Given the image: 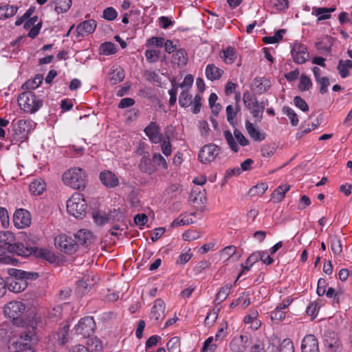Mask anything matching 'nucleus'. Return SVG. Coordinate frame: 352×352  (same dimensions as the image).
Masks as SVG:
<instances>
[{
    "instance_id": "nucleus-1",
    "label": "nucleus",
    "mask_w": 352,
    "mask_h": 352,
    "mask_svg": "<svg viewBox=\"0 0 352 352\" xmlns=\"http://www.w3.org/2000/svg\"><path fill=\"white\" fill-rule=\"evenodd\" d=\"M7 251L10 254L23 257L33 255L36 258H42L52 263L56 261V256L50 250L46 248L28 247L19 242L12 243L8 246Z\"/></svg>"
},
{
    "instance_id": "nucleus-2",
    "label": "nucleus",
    "mask_w": 352,
    "mask_h": 352,
    "mask_svg": "<svg viewBox=\"0 0 352 352\" xmlns=\"http://www.w3.org/2000/svg\"><path fill=\"white\" fill-rule=\"evenodd\" d=\"M62 180L66 186L74 189L84 190L87 184V175L80 168H72L63 173Z\"/></svg>"
},
{
    "instance_id": "nucleus-3",
    "label": "nucleus",
    "mask_w": 352,
    "mask_h": 352,
    "mask_svg": "<svg viewBox=\"0 0 352 352\" xmlns=\"http://www.w3.org/2000/svg\"><path fill=\"white\" fill-rule=\"evenodd\" d=\"M243 101L256 120L261 122L265 107L268 105L267 99H262L258 102L256 96L246 91L243 94Z\"/></svg>"
},
{
    "instance_id": "nucleus-4",
    "label": "nucleus",
    "mask_w": 352,
    "mask_h": 352,
    "mask_svg": "<svg viewBox=\"0 0 352 352\" xmlns=\"http://www.w3.org/2000/svg\"><path fill=\"white\" fill-rule=\"evenodd\" d=\"M18 102L24 112L31 114L38 111L43 104V100L30 91L21 94L18 98Z\"/></svg>"
},
{
    "instance_id": "nucleus-5",
    "label": "nucleus",
    "mask_w": 352,
    "mask_h": 352,
    "mask_svg": "<svg viewBox=\"0 0 352 352\" xmlns=\"http://www.w3.org/2000/svg\"><path fill=\"white\" fill-rule=\"evenodd\" d=\"M87 208V201L79 192L74 193L67 202V212L76 218H82L86 214Z\"/></svg>"
},
{
    "instance_id": "nucleus-6",
    "label": "nucleus",
    "mask_w": 352,
    "mask_h": 352,
    "mask_svg": "<svg viewBox=\"0 0 352 352\" xmlns=\"http://www.w3.org/2000/svg\"><path fill=\"white\" fill-rule=\"evenodd\" d=\"M96 329L95 320L92 316L81 318L72 329L75 335L82 338H89L94 334Z\"/></svg>"
},
{
    "instance_id": "nucleus-7",
    "label": "nucleus",
    "mask_w": 352,
    "mask_h": 352,
    "mask_svg": "<svg viewBox=\"0 0 352 352\" xmlns=\"http://www.w3.org/2000/svg\"><path fill=\"white\" fill-rule=\"evenodd\" d=\"M55 246L67 254H73L78 250V243L72 237L60 234L54 239Z\"/></svg>"
},
{
    "instance_id": "nucleus-8",
    "label": "nucleus",
    "mask_w": 352,
    "mask_h": 352,
    "mask_svg": "<svg viewBox=\"0 0 352 352\" xmlns=\"http://www.w3.org/2000/svg\"><path fill=\"white\" fill-rule=\"evenodd\" d=\"M35 124L30 119H14L11 123V127L15 135L23 138L33 130Z\"/></svg>"
},
{
    "instance_id": "nucleus-9",
    "label": "nucleus",
    "mask_w": 352,
    "mask_h": 352,
    "mask_svg": "<svg viewBox=\"0 0 352 352\" xmlns=\"http://www.w3.org/2000/svg\"><path fill=\"white\" fill-rule=\"evenodd\" d=\"M25 305L18 300H12L8 302L3 308V313L6 318L12 321L17 320L23 314Z\"/></svg>"
},
{
    "instance_id": "nucleus-10",
    "label": "nucleus",
    "mask_w": 352,
    "mask_h": 352,
    "mask_svg": "<svg viewBox=\"0 0 352 352\" xmlns=\"http://www.w3.org/2000/svg\"><path fill=\"white\" fill-rule=\"evenodd\" d=\"M221 151V148L214 144H206L199 151V160L203 164L210 163L216 159Z\"/></svg>"
},
{
    "instance_id": "nucleus-11",
    "label": "nucleus",
    "mask_w": 352,
    "mask_h": 352,
    "mask_svg": "<svg viewBox=\"0 0 352 352\" xmlns=\"http://www.w3.org/2000/svg\"><path fill=\"white\" fill-rule=\"evenodd\" d=\"M291 54L294 61L300 65L305 63L309 57L307 45L297 41L292 44Z\"/></svg>"
},
{
    "instance_id": "nucleus-12",
    "label": "nucleus",
    "mask_w": 352,
    "mask_h": 352,
    "mask_svg": "<svg viewBox=\"0 0 352 352\" xmlns=\"http://www.w3.org/2000/svg\"><path fill=\"white\" fill-rule=\"evenodd\" d=\"M31 221L30 213L25 209H18L14 213L13 223L18 229H23L30 226Z\"/></svg>"
},
{
    "instance_id": "nucleus-13",
    "label": "nucleus",
    "mask_w": 352,
    "mask_h": 352,
    "mask_svg": "<svg viewBox=\"0 0 352 352\" xmlns=\"http://www.w3.org/2000/svg\"><path fill=\"white\" fill-rule=\"evenodd\" d=\"M166 304L161 298H157L154 301L153 305L151 309L150 318L155 323L157 324L165 318Z\"/></svg>"
},
{
    "instance_id": "nucleus-14",
    "label": "nucleus",
    "mask_w": 352,
    "mask_h": 352,
    "mask_svg": "<svg viewBox=\"0 0 352 352\" xmlns=\"http://www.w3.org/2000/svg\"><path fill=\"white\" fill-rule=\"evenodd\" d=\"M7 278V288L14 293H20L24 291L28 287V281L19 276L10 275Z\"/></svg>"
},
{
    "instance_id": "nucleus-15",
    "label": "nucleus",
    "mask_w": 352,
    "mask_h": 352,
    "mask_svg": "<svg viewBox=\"0 0 352 352\" xmlns=\"http://www.w3.org/2000/svg\"><path fill=\"white\" fill-rule=\"evenodd\" d=\"M301 352H320L318 341L314 335L307 334L302 338Z\"/></svg>"
},
{
    "instance_id": "nucleus-16",
    "label": "nucleus",
    "mask_w": 352,
    "mask_h": 352,
    "mask_svg": "<svg viewBox=\"0 0 352 352\" xmlns=\"http://www.w3.org/2000/svg\"><path fill=\"white\" fill-rule=\"evenodd\" d=\"M251 342L247 336L241 335L234 337L230 343V347L234 352H245Z\"/></svg>"
},
{
    "instance_id": "nucleus-17",
    "label": "nucleus",
    "mask_w": 352,
    "mask_h": 352,
    "mask_svg": "<svg viewBox=\"0 0 352 352\" xmlns=\"http://www.w3.org/2000/svg\"><path fill=\"white\" fill-rule=\"evenodd\" d=\"M74 239L78 243V247L79 245L88 247L94 242V235L90 230L80 229L76 233Z\"/></svg>"
},
{
    "instance_id": "nucleus-18",
    "label": "nucleus",
    "mask_w": 352,
    "mask_h": 352,
    "mask_svg": "<svg viewBox=\"0 0 352 352\" xmlns=\"http://www.w3.org/2000/svg\"><path fill=\"white\" fill-rule=\"evenodd\" d=\"M324 345L331 352L336 351L340 347V341L337 333L332 331H326L324 334Z\"/></svg>"
},
{
    "instance_id": "nucleus-19",
    "label": "nucleus",
    "mask_w": 352,
    "mask_h": 352,
    "mask_svg": "<svg viewBox=\"0 0 352 352\" xmlns=\"http://www.w3.org/2000/svg\"><path fill=\"white\" fill-rule=\"evenodd\" d=\"M97 26L96 21L94 19L85 20L79 23L76 27L78 36H85L93 33Z\"/></svg>"
},
{
    "instance_id": "nucleus-20",
    "label": "nucleus",
    "mask_w": 352,
    "mask_h": 352,
    "mask_svg": "<svg viewBox=\"0 0 352 352\" xmlns=\"http://www.w3.org/2000/svg\"><path fill=\"white\" fill-rule=\"evenodd\" d=\"M144 133L153 143L157 144L162 141L160 128L155 122H150L144 129Z\"/></svg>"
},
{
    "instance_id": "nucleus-21",
    "label": "nucleus",
    "mask_w": 352,
    "mask_h": 352,
    "mask_svg": "<svg viewBox=\"0 0 352 352\" xmlns=\"http://www.w3.org/2000/svg\"><path fill=\"white\" fill-rule=\"evenodd\" d=\"M100 179L102 184L107 188H115L119 184L118 177L110 170H104L100 174Z\"/></svg>"
},
{
    "instance_id": "nucleus-22",
    "label": "nucleus",
    "mask_w": 352,
    "mask_h": 352,
    "mask_svg": "<svg viewBox=\"0 0 352 352\" xmlns=\"http://www.w3.org/2000/svg\"><path fill=\"white\" fill-rule=\"evenodd\" d=\"M271 85L270 79L264 77H256L252 81V88L256 94H262L267 91Z\"/></svg>"
},
{
    "instance_id": "nucleus-23",
    "label": "nucleus",
    "mask_w": 352,
    "mask_h": 352,
    "mask_svg": "<svg viewBox=\"0 0 352 352\" xmlns=\"http://www.w3.org/2000/svg\"><path fill=\"white\" fill-rule=\"evenodd\" d=\"M139 168L142 173L148 175H152L157 170V167L153 160L146 155L141 158Z\"/></svg>"
},
{
    "instance_id": "nucleus-24",
    "label": "nucleus",
    "mask_w": 352,
    "mask_h": 352,
    "mask_svg": "<svg viewBox=\"0 0 352 352\" xmlns=\"http://www.w3.org/2000/svg\"><path fill=\"white\" fill-rule=\"evenodd\" d=\"M205 72L208 80L214 81L221 78L223 74V70L211 63L206 67Z\"/></svg>"
},
{
    "instance_id": "nucleus-25",
    "label": "nucleus",
    "mask_w": 352,
    "mask_h": 352,
    "mask_svg": "<svg viewBox=\"0 0 352 352\" xmlns=\"http://www.w3.org/2000/svg\"><path fill=\"white\" fill-rule=\"evenodd\" d=\"M245 129L248 135L254 141L261 142L265 139V133L256 129L249 120L245 121Z\"/></svg>"
},
{
    "instance_id": "nucleus-26",
    "label": "nucleus",
    "mask_w": 352,
    "mask_h": 352,
    "mask_svg": "<svg viewBox=\"0 0 352 352\" xmlns=\"http://www.w3.org/2000/svg\"><path fill=\"white\" fill-rule=\"evenodd\" d=\"M336 10V8H312L311 14L318 16L317 21H320L331 18V12Z\"/></svg>"
},
{
    "instance_id": "nucleus-27",
    "label": "nucleus",
    "mask_w": 352,
    "mask_h": 352,
    "mask_svg": "<svg viewBox=\"0 0 352 352\" xmlns=\"http://www.w3.org/2000/svg\"><path fill=\"white\" fill-rule=\"evenodd\" d=\"M188 54L184 49L179 48L173 55V62L179 67L185 66L188 63Z\"/></svg>"
},
{
    "instance_id": "nucleus-28",
    "label": "nucleus",
    "mask_w": 352,
    "mask_h": 352,
    "mask_svg": "<svg viewBox=\"0 0 352 352\" xmlns=\"http://www.w3.org/2000/svg\"><path fill=\"white\" fill-rule=\"evenodd\" d=\"M19 10L18 6L6 5L0 7V20H4L14 16Z\"/></svg>"
},
{
    "instance_id": "nucleus-29",
    "label": "nucleus",
    "mask_w": 352,
    "mask_h": 352,
    "mask_svg": "<svg viewBox=\"0 0 352 352\" xmlns=\"http://www.w3.org/2000/svg\"><path fill=\"white\" fill-rule=\"evenodd\" d=\"M45 188L46 184L41 179H34L29 186L30 192L34 195H41L45 190Z\"/></svg>"
},
{
    "instance_id": "nucleus-30",
    "label": "nucleus",
    "mask_w": 352,
    "mask_h": 352,
    "mask_svg": "<svg viewBox=\"0 0 352 352\" xmlns=\"http://www.w3.org/2000/svg\"><path fill=\"white\" fill-rule=\"evenodd\" d=\"M331 249L335 256H340L342 252V244L340 239L337 235H331L329 237Z\"/></svg>"
},
{
    "instance_id": "nucleus-31",
    "label": "nucleus",
    "mask_w": 352,
    "mask_h": 352,
    "mask_svg": "<svg viewBox=\"0 0 352 352\" xmlns=\"http://www.w3.org/2000/svg\"><path fill=\"white\" fill-rule=\"evenodd\" d=\"M221 58L226 64H232L237 58L236 50L232 47H228L222 52Z\"/></svg>"
},
{
    "instance_id": "nucleus-32",
    "label": "nucleus",
    "mask_w": 352,
    "mask_h": 352,
    "mask_svg": "<svg viewBox=\"0 0 352 352\" xmlns=\"http://www.w3.org/2000/svg\"><path fill=\"white\" fill-rule=\"evenodd\" d=\"M14 240V234L9 231L0 232V247L3 248V253L9 245Z\"/></svg>"
},
{
    "instance_id": "nucleus-33",
    "label": "nucleus",
    "mask_w": 352,
    "mask_h": 352,
    "mask_svg": "<svg viewBox=\"0 0 352 352\" xmlns=\"http://www.w3.org/2000/svg\"><path fill=\"white\" fill-rule=\"evenodd\" d=\"M351 68H352L351 60H339L337 69L342 78H345L349 75V69Z\"/></svg>"
},
{
    "instance_id": "nucleus-34",
    "label": "nucleus",
    "mask_w": 352,
    "mask_h": 352,
    "mask_svg": "<svg viewBox=\"0 0 352 352\" xmlns=\"http://www.w3.org/2000/svg\"><path fill=\"white\" fill-rule=\"evenodd\" d=\"M8 274L9 275L18 276L21 278H25L26 281L28 279H36L38 277V274L36 272H28L16 269H9Z\"/></svg>"
},
{
    "instance_id": "nucleus-35",
    "label": "nucleus",
    "mask_w": 352,
    "mask_h": 352,
    "mask_svg": "<svg viewBox=\"0 0 352 352\" xmlns=\"http://www.w3.org/2000/svg\"><path fill=\"white\" fill-rule=\"evenodd\" d=\"M86 347L89 352H102L104 349L102 341L96 337L89 338Z\"/></svg>"
},
{
    "instance_id": "nucleus-36",
    "label": "nucleus",
    "mask_w": 352,
    "mask_h": 352,
    "mask_svg": "<svg viewBox=\"0 0 352 352\" xmlns=\"http://www.w3.org/2000/svg\"><path fill=\"white\" fill-rule=\"evenodd\" d=\"M110 215L104 211L94 210L92 212V217L94 223L98 226H103L109 222Z\"/></svg>"
},
{
    "instance_id": "nucleus-37",
    "label": "nucleus",
    "mask_w": 352,
    "mask_h": 352,
    "mask_svg": "<svg viewBox=\"0 0 352 352\" xmlns=\"http://www.w3.org/2000/svg\"><path fill=\"white\" fill-rule=\"evenodd\" d=\"M290 189V186L284 184L277 187L271 195V197L276 201H280L285 196V193Z\"/></svg>"
},
{
    "instance_id": "nucleus-38",
    "label": "nucleus",
    "mask_w": 352,
    "mask_h": 352,
    "mask_svg": "<svg viewBox=\"0 0 352 352\" xmlns=\"http://www.w3.org/2000/svg\"><path fill=\"white\" fill-rule=\"evenodd\" d=\"M124 76V71L122 68H116L109 74V80L111 85H116L122 82Z\"/></svg>"
},
{
    "instance_id": "nucleus-39",
    "label": "nucleus",
    "mask_w": 352,
    "mask_h": 352,
    "mask_svg": "<svg viewBox=\"0 0 352 352\" xmlns=\"http://www.w3.org/2000/svg\"><path fill=\"white\" fill-rule=\"evenodd\" d=\"M231 289L232 285L230 284H226V285L221 287L216 295L214 302L220 304L226 300L230 294Z\"/></svg>"
},
{
    "instance_id": "nucleus-40",
    "label": "nucleus",
    "mask_w": 352,
    "mask_h": 352,
    "mask_svg": "<svg viewBox=\"0 0 352 352\" xmlns=\"http://www.w3.org/2000/svg\"><path fill=\"white\" fill-rule=\"evenodd\" d=\"M226 117L227 120L232 126H234L236 124V121L234 120L237 113L240 111V107L239 104H236L235 109L233 108V106L230 104L226 107Z\"/></svg>"
},
{
    "instance_id": "nucleus-41",
    "label": "nucleus",
    "mask_w": 352,
    "mask_h": 352,
    "mask_svg": "<svg viewBox=\"0 0 352 352\" xmlns=\"http://www.w3.org/2000/svg\"><path fill=\"white\" fill-rule=\"evenodd\" d=\"M179 104L182 107L186 108L192 104V96L187 89H183L179 97Z\"/></svg>"
},
{
    "instance_id": "nucleus-42",
    "label": "nucleus",
    "mask_w": 352,
    "mask_h": 352,
    "mask_svg": "<svg viewBox=\"0 0 352 352\" xmlns=\"http://www.w3.org/2000/svg\"><path fill=\"white\" fill-rule=\"evenodd\" d=\"M72 0H56L55 10L58 13H65L71 8Z\"/></svg>"
},
{
    "instance_id": "nucleus-43",
    "label": "nucleus",
    "mask_w": 352,
    "mask_h": 352,
    "mask_svg": "<svg viewBox=\"0 0 352 352\" xmlns=\"http://www.w3.org/2000/svg\"><path fill=\"white\" fill-rule=\"evenodd\" d=\"M43 79L41 75H36L32 80L26 81L23 87L27 89H35L42 83Z\"/></svg>"
},
{
    "instance_id": "nucleus-44",
    "label": "nucleus",
    "mask_w": 352,
    "mask_h": 352,
    "mask_svg": "<svg viewBox=\"0 0 352 352\" xmlns=\"http://www.w3.org/2000/svg\"><path fill=\"white\" fill-rule=\"evenodd\" d=\"M100 50L103 55L114 54L117 52L116 44L112 42H104L100 45Z\"/></svg>"
},
{
    "instance_id": "nucleus-45",
    "label": "nucleus",
    "mask_w": 352,
    "mask_h": 352,
    "mask_svg": "<svg viewBox=\"0 0 352 352\" xmlns=\"http://www.w3.org/2000/svg\"><path fill=\"white\" fill-rule=\"evenodd\" d=\"M214 339L213 336L208 337L203 344L201 352H214L217 349V344L214 343Z\"/></svg>"
},
{
    "instance_id": "nucleus-46",
    "label": "nucleus",
    "mask_w": 352,
    "mask_h": 352,
    "mask_svg": "<svg viewBox=\"0 0 352 352\" xmlns=\"http://www.w3.org/2000/svg\"><path fill=\"white\" fill-rule=\"evenodd\" d=\"M167 349L169 352H179L180 351V339L177 336L171 338L167 342Z\"/></svg>"
},
{
    "instance_id": "nucleus-47",
    "label": "nucleus",
    "mask_w": 352,
    "mask_h": 352,
    "mask_svg": "<svg viewBox=\"0 0 352 352\" xmlns=\"http://www.w3.org/2000/svg\"><path fill=\"white\" fill-rule=\"evenodd\" d=\"M283 113L289 118V119L290 120L291 124L293 126L298 125V124L299 122L298 115L295 113V111L292 108H290L289 107H283Z\"/></svg>"
},
{
    "instance_id": "nucleus-48",
    "label": "nucleus",
    "mask_w": 352,
    "mask_h": 352,
    "mask_svg": "<svg viewBox=\"0 0 352 352\" xmlns=\"http://www.w3.org/2000/svg\"><path fill=\"white\" fill-rule=\"evenodd\" d=\"M228 335L227 322L221 323L220 327L214 338L215 342H221Z\"/></svg>"
},
{
    "instance_id": "nucleus-49",
    "label": "nucleus",
    "mask_w": 352,
    "mask_h": 352,
    "mask_svg": "<svg viewBox=\"0 0 352 352\" xmlns=\"http://www.w3.org/2000/svg\"><path fill=\"white\" fill-rule=\"evenodd\" d=\"M286 314V311L278 309V307H276V309L271 312L270 317L272 321L278 323L285 319Z\"/></svg>"
},
{
    "instance_id": "nucleus-50",
    "label": "nucleus",
    "mask_w": 352,
    "mask_h": 352,
    "mask_svg": "<svg viewBox=\"0 0 352 352\" xmlns=\"http://www.w3.org/2000/svg\"><path fill=\"white\" fill-rule=\"evenodd\" d=\"M223 135H224L225 139H226L228 144L229 145L230 148L235 153L238 152L239 151V146L236 143L232 133L228 130H226L223 132Z\"/></svg>"
},
{
    "instance_id": "nucleus-51",
    "label": "nucleus",
    "mask_w": 352,
    "mask_h": 352,
    "mask_svg": "<svg viewBox=\"0 0 352 352\" xmlns=\"http://www.w3.org/2000/svg\"><path fill=\"white\" fill-rule=\"evenodd\" d=\"M312 87V82L309 77L305 74H302L300 78V83L298 85V89L301 91H308Z\"/></svg>"
},
{
    "instance_id": "nucleus-52",
    "label": "nucleus",
    "mask_w": 352,
    "mask_h": 352,
    "mask_svg": "<svg viewBox=\"0 0 352 352\" xmlns=\"http://www.w3.org/2000/svg\"><path fill=\"white\" fill-rule=\"evenodd\" d=\"M258 312L257 311H252L250 314L246 315L243 318V322L245 324H250L252 322H256L254 329H257L261 324L260 321L257 319Z\"/></svg>"
},
{
    "instance_id": "nucleus-53",
    "label": "nucleus",
    "mask_w": 352,
    "mask_h": 352,
    "mask_svg": "<svg viewBox=\"0 0 352 352\" xmlns=\"http://www.w3.org/2000/svg\"><path fill=\"white\" fill-rule=\"evenodd\" d=\"M12 347L14 352H35L32 345H28L27 344L12 342Z\"/></svg>"
},
{
    "instance_id": "nucleus-54",
    "label": "nucleus",
    "mask_w": 352,
    "mask_h": 352,
    "mask_svg": "<svg viewBox=\"0 0 352 352\" xmlns=\"http://www.w3.org/2000/svg\"><path fill=\"white\" fill-rule=\"evenodd\" d=\"M279 352H294V343L289 338L284 339L278 348Z\"/></svg>"
},
{
    "instance_id": "nucleus-55",
    "label": "nucleus",
    "mask_w": 352,
    "mask_h": 352,
    "mask_svg": "<svg viewBox=\"0 0 352 352\" xmlns=\"http://www.w3.org/2000/svg\"><path fill=\"white\" fill-rule=\"evenodd\" d=\"M272 6L277 11H284L289 7L288 0H270Z\"/></svg>"
},
{
    "instance_id": "nucleus-56",
    "label": "nucleus",
    "mask_w": 352,
    "mask_h": 352,
    "mask_svg": "<svg viewBox=\"0 0 352 352\" xmlns=\"http://www.w3.org/2000/svg\"><path fill=\"white\" fill-rule=\"evenodd\" d=\"M102 18L107 21H113L118 16V12L113 7H108L103 10Z\"/></svg>"
},
{
    "instance_id": "nucleus-57",
    "label": "nucleus",
    "mask_w": 352,
    "mask_h": 352,
    "mask_svg": "<svg viewBox=\"0 0 352 352\" xmlns=\"http://www.w3.org/2000/svg\"><path fill=\"white\" fill-rule=\"evenodd\" d=\"M324 294L327 298H333V303H340V298L342 295L340 291H336L333 287H329Z\"/></svg>"
},
{
    "instance_id": "nucleus-58",
    "label": "nucleus",
    "mask_w": 352,
    "mask_h": 352,
    "mask_svg": "<svg viewBox=\"0 0 352 352\" xmlns=\"http://www.w3.org/2000/svg\"><path fill=\"white\" fill-rule=\"evenodd\" d=\"M220 311V309H218L217 311L213 310L212 311H210L208 313L206 318L204 320V324L206 326H212L216 320L218 318L219 312Z\"/></svg>"
},
{
    "instance_id": "nucleus-59",
    "label": "nucleus",
    "mask_w": 352,
    "mask_h": 352,
    "mask_svg": "<svg viewBox=\"0 0 352 352\" xmlns=\"http://www.w3.org/2000/svg\"><path fill=\"white\" fill-rule=\"evenodd\" d=\"M152 160L156 166H162L164 170L168 168V164L165 158L160 153H154Z\"/></svg>"
},
{
    "instance_id": "nucleus-60",
    "label": "nucleus",
    "mask_w": 352,
    "mask_h": 352,
    "mask_svg": "<svg viewBox=\"0 0 352 352\" xmlns=\"http://www.w3.org/2000/svg\"><path fill=\"white\" fill-rule=\"evenodd\" d=\"M165 39L163 37L152 36L146 40V46H155L162 47L164 45Z\"/></svg>"
},
{
    "instance_id": "nucleus-61",
    "label": "nucleus",
    "mask_w": 352,
    "mask_h": 352,
    "mask_svg": "<svg viewBox=\"0 0 352 352\" xmlns=\"http://www.w3.org/2000/svg\"><path fill=\"white\" fill-rule=\"evenodd\" d=\"M0 220L1 226L6 228L10 225V217L7 209L4 207H0Z\"/></svg>"
},
{
    "instance_id": "nucleus-62",
    "label": "nucleus",
    "mask_w": 352,
    "mask_h": 352,
    "mask_svg": "<svg viewBox=\"0 0 352 352\" xmlns=\"http://www.w3.org/2000/svg\"><path fill=\"white\" fill-rule=\"evenodd\" d=\"M267 188L266 183H260L250 188V192L252 195H262L267 190Z\"/></svg>"
},
{
    "instance_id": "nucleus-63",
    "label": "nucleus",
    "mask_w": 352,
    "mask_h": 352,
    "mask_svg": "<svg viewBox=\"0 0 352 352\" xmlns=\"http://www.w3.org/2000/svg\"><path fill=\"white\" fill-rule=\"evenodd\" d=\"M69 326L65 325L58 333V340L60 345L65 344L67 342V334Z\"/></svg>"
},
{
    "instance_id": "nucleus-64",
    "label": "nucleus",
    "mask_w": 352,
    "mask_h": 352,
    "mask_svg": "<svg viewBox=\"0 0 352 352\" xmlns=\"http://www.w3.org/2000/svg\"><path fill=\"white\" fill-rule=\"evenodd\" d=\"M319 311L318 305L316 301L311 302L309 304L306 309L307 315L314 318L317 316Z\"/></svg>"
}]
</instances>
